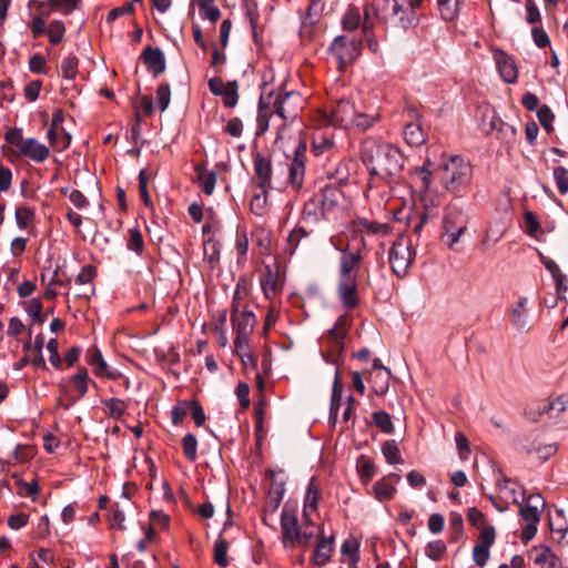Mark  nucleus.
<instances>
[{"mask_svg":"<svg viewBox=\"0 0 568 568\" xmlns=\"http://www.w3.org/2000/svg\"><path fill=\"white\" fill-rule=\"evenodd\" d=\"M355 118L356 119L352 122L351 126H356L364 131L372 128L378 121V115L361 113L357 110L355 112Z\"/></svg>","mask_w":568,"mask_h":568,"instance_id":"58","label":"nucleus"},{"mask_svg":"<svg viewBox=\"0 0 568 568\" xmlns=\"http://www.w3.org/2000/svg\"><path fill=\"white\" fill-rule=\"evenodd\" d=\"M85 361L92 367L93 374L99 378L116 381L123 376L119 369L111 367L104 361L101 351L97 346L87 349Z\"/></svg>","mask_w":568,"mask_h":568,"instance_id":"15","label":"nucleus"},{"mask_svg":"<svg viewBox=\"0 0 568 568\" xmlns=\"http://www.w3.org/2000/svg\"><path fill=\"white\" fill-rule=\"evenodd\" d=\"M90 382L93 383L89 377L88 369L79 367L78 372L68 381L70 388L65 385H60L62 395L69 400L67 404L61 403L64 409H69L71 405L85 396Z\"/></svg>","mask_w":568,"mask_h":568,"instance_id":"10","label":"nucleus"},{"mask_svg":"<svg viewBox=\"0 0 568 568\" xmlns=\"http://www.w3.org/2000/svg\"><path fill=\"white\" fill-rule=\"evenodd\" d=\"M544 415L556 418L552 399H545L526 409V416L532 422H539Z\"/></svg>","mask_w":568,"mask_h":568,"instance_id":"34","label":"nucleus"},{"mask_svg":"<svg viewBox=\"0 0 568 568\" xmlns=\"http://www.w3.org/2000/svg\"><path fill=\"white\" fill-rule=\"evenodd\" d=\"M6 141L13 148L17 156L28 158L33 162L42 163L49 155L50 150L34 138L24 139L20 128H11L4 134Z\"/></svg>","mask_w":568,"mask_h":568,"instance_id":"3","label":"nucleus"},{"mask_svg":"<svg viewBox=\"0 0 568 568\" xmlns=\"http://www.w3.org/2000/svg\"><path fill=\"white\" fill-rule=\"evenodd\" d=\"M373 422L385 434H392L394 432V425L390 415L384 410L374 412L372 415Z\"/></svg>","mask_w":568,"mask_h":568,"instance_id":"53","label":"nucleus"},{"mask_svg":"<svg viewBox=\"0 0 568 568\" xmlns=\"http://www.w3.org/2000/svg\"><path fill=\"white\" fill-rule=\"evenodd\" d=\"M463 4V0H437L438 10L445 21H453Z\"/></svg>","mask_w":568,"mask_h":568,"instance_id":"39","label":"nucleus"},{"mask_svg":"<svg viewBox=\"0 0 568 568\" xmlns=\"http://www.w3.org/2000/svg\"><path fill=\"white\" fill-rule=\"evenodd\" d=\"M273 95L274 92L271 91L266 97L263 94L258 101V112H257V135H262L265 133L270 125V119L274 113V109L271 110V105H273Z\"/></svg>","mask_w":568,"mask_h":568,"instance_id":"24","label":"nucleus"},{"mask_svg":"<svg viewBox=\"0 0 568 568\" xmlns=\"http://www.w3.org/2000/svg\"><path fill=\"white\" fill-rule=\"evenodd\" d=\"M282 539L285 547H300L301 527L298 525L296 510L285 506L281 514Z\"/></svg>","mask_w":568,"mask_h":568,"instance_id":"12","label":"nucleus"},{"mask_svg":"<svg viewBox=\"0 0 568 568\" xmlns=\"http://www.w3.org/2000/svg\"><path fill=\"white\" fill-rule=\"evenodd\" d=\"M424 0H371L364 8V21L374 22L384 28L408 29L417 26L416 10Z\"/></svg>","mask_w":568,"mask_h":568,"instance_id":"2","label":"nucleus"},{"mask_svg":"<svg viewBox=\"0 0 568 568\" xmlns=\"http://www.w3.org/2000/svg\"><path fill=\"white\" fill-rule=\"evenodd\" d=\"M229 542L221 535L214 542L213 557L214 562L220 567H226L229 565L227 558Z\"/></svg>","mask_w":568,"mask_h":568,"instance_id":"42","label":"nucleus"},{"mask_svg":"<svg viewBox=\"0 0 568 568\" xmlns=\"http://www.w3.org/2000/svg\"><path fill=\"white\" fill-rule=\"evenodd\" d=\"M250 287L245 277H240L236 282L233 298L231 303V312H237L239 310L246 308L245 301L248 297Z\"/></svg>","mask_w":568,"mask_h":568,"instance_id":"30","label":"nucleus"},{"mask_svg":"<svg viewBox=\"0 0 568 568\" xmlns=\"http://www.w3.org/2000/svg\"><path fill=\"white\" fill-rule=\"evenodd\" d=\"M374 27H375L374 22H368V21L363 20L362 31L366 39L367 47L372 52L376 53L378 51V42L374 34Z\"/></svg>","mask_w":568,"mask_h":568,"instance_id":"60","label":"nucleus"},{"mask_svg":"<svg viewBox=\"0 0 568 568\" xmlns=\"http://www.w3.org/2000/svg\"><path fill=\"white\" fill-rule=\"evenodd\" d=\"M222 98L223 104L226 108H234L239 101V84L234 81H229L226 87L223 88L222 93L220 95Z\"/></svg>","mask_w":568,"mask_h":568,"instance_id":"47","label":"nucleus"},{"mask_svg":"<svg viewBox=\"0 0 568 568\" xmlns=\"http://www.w3.org/2000/svg\"><path fill=\"white\" fill-rule=\"evenodd\" d=\"M554 179L559 193L566 194L568 192V170L564 166H556L554 169Z\"/></svg>","mask_w":568,"mask_h":568,"instance_id":"62","label":"nucleus"},{"mask_svg":"<svg viewBox=\"0 0 568 568\" xmlns=\"http://www.w3.org/2000/svg\"><path fill=\"white\" fill-rule=\"evenodd\" d=\"M356 467H357L359 477L364 484H368L376 474L375 464L371 459L366 458L365 456H361L357 459Z\"/></svg>","mask_w":568,"mask_h":568,"instance_id":"46","label":"nucleus"},{"mask_svg":"<svg viewBox=\"0 0 568 568\" xmlns=\"http://www.w3.org/2000/svg\"><path fill=\"white\" fill-rule=\"evenodd\" d=\"M306 142L298 140L294 149V155L288 168V182L294 190H300L305 178Z\"/></svg>","mask_w":568,"mask_h":568,"instance_id":"14","label":"nucleus"},{"mask_svg":"<svg viewBox=\"0 0 568 568\" xmlns=\"http://www.w3.org/2000/svg\"><path fill=\"white\" fill-rule=\"evenodd\" d=\"M126 247L129 251L134 252L136 255H142L144 251V240L141 231L138 227H132L128 231Z\"/></svg>","mask_w":568,"mask_h":568,"instance_id":"45","label":"nucleus"},{"mask_svg":"<svg viewBox=\"0 0 568 568\" xmlns=\"http://www.w3.org/2000/svg\"><path fill=\"white\" fill-rule=\"evenodd\" d=\"M430 161L427 160L422 168H417L412 172L413 181L418 185L422 192H425L430 186L432 172L428 169Z\"/></svg>","mask_w":568,"mask_h":568,"instance_id":"41","label":"nucleus"},{"mask_svg":"<svg viewBox=\"0 0 568 568\" xmlns=\"http://www.w3.org/2000/svg\"><path fill=\"white\" fill-rule=\"evenodd\" d=\"M261 287L264 296L267 300L274 298L282 290L280 283L278 272L274 271L271 266H265L264 273L261 275Z\"/></svg>","mask_w":568,"mask_h":568,"instance_id":"25","label":"nucleus"},{"mask_svg":"<svg viewBox=\"0 0 568 568\" xmlns=\"http://www.w3.org/2000/svg\"><path fill=\"white\" fill-rule=\"evenodd\" d=\"M382 453L389 465L402 463V456L397 443L394 439L386 440L382 446Z\"/></svg>","mask_w":568,"mask_h":568,"instance_id":"49","label":"nucleus"},{"mask_svg":"<svg viewBox=\"0 0 568 568\" xmlns=\"http://www.w3.org/2000/svg\"><path fill=\"white\" fill-rule=\"evenodd\" d=\"M318 499H320V490L315 484V478L313 477L307 486V491H306V496L304 499L303 517L305 519L308 518L310 510L315 511L317 509Z\"/></svg>","mask_w":568,"mask_h":568,"instance_id":"37","label":"nucleus"},{"mask_svg":"<svg viewBox=\"0 0 568 568\" xmlns=\"http://www.w3.org/2000/svg\"><path fill=\"white\" fill-rule=\"evenodd\" d=\"M373 489L375 493V497L379 501L390 500L396 494L395 486L387 481V477H384L381 480L376 481L375 485L373 486Z\"/></svg>","mask_w":568,"mask_h":568,"instance_id":"43","label":"nucleus"},{"mask_svg":"<svg viewBox=\"0 0 568 568\" xmlns=\"http://www.w3.org/2000/svg\"><path fill=\"white\" fill-rule=\"evenodd\" d=\"M539 551L535 562L541 565V568H564L561 560L556 556L548 546L540 545L536 547Z\"/></svg>","mask_w":568,"mask_h":568,"instance_id":"35","label":"nucleus"},{"mask_svg":"<svg viewBox=\"0 0 568 568\" xmlns=\"http://www.w3.org/2000/svg\"><path fill=\"white\" fill-rule=\"evenodd\" d=\"M79 59L70 54L65 57L61 62L62 77L65 80H74L78 75Z\"/></svg>","mask_w":568,"mask_h":568,"instance_id":"50","label":"nucleus"},{"mask_svg":"<svg viewBox=\"0 0 568 568\" xmlns=\"http://www.w3.org/2000/svg\"><path fill=\"white\" fill-rule=\"evenodd\" d=\"M355 112V105L351 100L341 99L331 106L329 111H321V115L323 124L348 128L356 119Z\"/></svg>","mask_w":568,"mask_h":568,"instance_id":"9","label":"nucleus"},{"mask_svg":"<svg viewBox=\"0 0 568 568\" xmlns=\"http://www.w3.org/2000/svg\"><path fill=\"white\" fill-rule=\"evenodd\" d=\"M65 32L64 23L60 20H53L48 26V37L52 44H58L62 41Z\"/></svg>","mask_w":568,"mask_h":568,"instance_id":"55","label":"nucleus"},{"mask_svg":"<svg viewBox=\"0 0 568 568\" xmlns=\"http://www.w3.org/2000/svg\"><path fill=\"white\" fill-rule=\"evenodd\" d=\"M303 217L312 222L327 219V212L322 207L320 199L316 193L305 202L303 206Z\"/></svg>","mask_w":568,"mask_h":568,"instance_id":"29","label":"nucleus"},{"mask_svg":"<svg viewBox=\"0 0 568 568\" xmlns=\"http://www.w3.org/2000/svg\"><path fill=\"white\" fill-rule=\"evenodd\" d=\"M304 520H305V525L303 526V528L301 527V545H300V547L310 546L314 536L316 534L320 535L323 532L322 527L311 524L310 517L307 519L304 518Z\"/></svg>","mask_w":568,"mask_h":568,"instance_id":"51","label":"nucleus"},{"mask_svg":"<svg viewBox=\"0 0 568 568\" xmlns=\"http://www.w3.org/2000/svg\"><path fill=\"white\" fill-rule=\"evenodd\" d=\"M341 552L343 556H349L352 565H356L359 560V544L356 540H345L342 544Z\"/></svg>","mask_w":568,"mask_h":568,"instance_id":"59","label":"nucleus"},{"mask_svg":"<svg viewBox=\"0 0 568 568\" xmlns=\"http://www.w3.org/2000/svg\"><path fill=\"white\" fill-rule=\"evenodd\" d=\"M342 396H343V382L339 376V372L336 371L333 387H332V395H331V405H329V416L328 422L332 426H335L337 423L338 417V410L342 403Z\"/></svg>","mask_w":568,"mask_h":568,"instance_id":"27","label":"nucleus"},{"mask_svg":"<svg viewBox=\"0 0 568 568\" xmlns=\"http://www.w3.org/2000/svg\"><path fill=\"white\" fill-rule=\"evenodd\" d=\"M389 381V369H379L377 373H371L372 390L378 396H384L388 392Z\"/></svg>","mask_w":568,"mask_h":568,"instance_id":"36","label":"nucleus"},{"mask_svg":"<svg viewBox=\"0 0 568 568\" xmlns=\"http://www.w3.org/2000/svg\"><path fill=\"white\" fill-rule=\"evenodd\" d=\"M366 247L364 236H361L359 245L356 247L349 244L342 251L339 274L342 278H357V266L363 261V248Z\"/></svg>","mask_w":568,"mask_h":568,"instance_id":"13","label":"nucleus"},{"mask_svg":"<svg viewBox=\"0 0 568 568\" xmlns=\"http://www.w3.org/2000/svg\"><path fill=\"white\" fill-rule=\"evenodd\" d=\"M306 99L296 90H286L284 84L278 88L276 97H273L274 113L284 121H293L304 109Z\"/></svg>","mask_w":568,"mask_h":568,"instance_id":"7","label":"nucleus"},{"mask_svg":"<svg viewBox=\"0 0 568 568\" xmlns=\"http://www.w3.org/2000/svg\"><path fill=\"white\" fill-rule=\"evenodd\" d=\"M446 550L447 547L443 540H433L427 544L425 555L434 561H439L444 557Z\"/></svg>","mask_w":568,"mask_h":568,"instance_id":"54","label":"nucleus"},{"mask_svg":"<svg viewBox=\"0 0 568 568\" xmlns=\"http://www.w3.org/2000/svg\"><path fill=\"white\" fill-rule=\"evenodd\" d=\"M494 59L503 80L507 83H515L518 78V70L514 58L505 51L497 49L494 52Z\"/></svg>","mask_w":568,"mask_h":568,"instance_id":"18","label":"nucleus"},{"mask_svg":"<svg viewBox=\"0 0 568 568\" xmlns=\"http://www.w3.org/2000/svg\"><path fill=\"white\" fill-rule=\"evenodd\" d=\"M334 551V536L325 537L321 536L317 540L315 549L312 556L313 565L317 567H324L331 560Z\"/></svg>","mask_w":568,"mask_h":568,"instance_id":"22","label":"nucleus"},{"mask_svg":"<svg viewBox=\"0 0 568 568\" xmlns=\"http://www.w3.org/2000/svg\"><path fill=\"white\" fill-rule=\"evenodd\" d=\"M141 59L153 77L156 78L165 71V58L160 48L146 47L141 53Z\"/></svg>","mask_w":568,"mask_h":568,"instance_id":"19","label":"nucleus"},{"mask_svg":"<svg viewBox=\"0 0 568 568\" xmlns=\"http://www.w3.org/2000/svg\"><path fill=\"white\" fill-rule=\"evenodd\" d=\"M354 232L367 235H388L392 232V226L388 223H379L371 221L366 217H357L353 221Z\"/></svg>","mask_w":568,"mask_h":568,"instance_id":"21","label":"nucleus"},{"mask_svg":"<svg viewBox=\"0 0 568 568\" xmlns=\"http://www.w3.org/2000/svg\"><path fill=\"white\" fill-rule=\"evenodd\" d=\"M156 100L160 111L164 112L169 108L171 101V89L168 83H162L158 87Z\"/></svg>","mask_w":568,"mask_h":568,"instance_id":"61","label":"nucleus"},{"mask_svg":"<svg viewBox=\"0 0 568 568\" xmlns=\"http://www.w3.org/2000/svg\"><path fill=\"white\" fill-rule=\"evenodd\" d=\"M341 23L343 30L349 32L355 31L359 26L362 27L363 21L359 9L356 6L351 4L343 14Z\"/></svg>","mask_w":568,"mask_h":568,"instance_id":"38","label":"nucleus"},{"mask_svg":"<svg viewBox=\"0 0 568 568\" xmlns=\"http://www.w3.org/2000/svg\"><path fill=\"white\" fill-rule=\"evenodd\" d=\"M34 220V212L28 206L16 209V222L20 229H27Z\"/></svg>","mask_w":568,"mask_h":568,"instance_id":"57","label":"nucleus"},{"mask_svg":"<svg viewBox=\"0 0 568 568\" xmlns=\"http://www.w3.org/2000/svg\"><path fill=\"white\" fill-rule=\"evenodd\" d=\"M348 327V317L346 315L339 316L326 335L327 341L332 343L333 347L341 348L343 346V341L347 335Z\"/></svg>","mask_w":568,"mask_h":568,"instance_id":"28","label":"nucleus"},{"mask_svg":"<svg viewBox=\"0 0 568 568\" xmlns=\"http://www.w3.org/2000/svg\"><path fill=\"white\" fill-rule=\"evenodd\" d=\"M404 140L410 146H419L425 143L426 134L420 123L412 122L407 123L404 128Z\"/></svg>","mask_w":568,"mask_h":568,"instance_id":"31","label":"nucleus"},{"mask_svg":"<svg viewBox=\"0 0 568 568\" xmlns=\"http://www.w3.org/2000/svg\"><path fill=\"white\" fill-rule=\"evenodd\" d=\"M527 297H520L516 305L511 308V322L515 327L523 329L527 325V316H526V306H527Z\"/></svg>","mask_w":568,"mask_h":568,"instance_id":"40","label":"nucleus"},{"mask_svg":"<svg viewBox=\"0 0 568 568\" xmlns=\"http://www.w3.org/2000/svg\"><path fill=\"white\" fill-rule=\"evenodd\" d=\"M416 257V250L413 241L404 235L398 236L388 252V263L393 273L403 278L408 274V271Z\"/></svg>","mask_w":568,"mask_h":568,"instance_id":"5","label":"nucleus"},{"mask_svg":"<svg viewBox=\"0 0 568 568\" xmlns=\"http://www.w3.org/2000/svg\"><path fill=\"white\" fill-rule=\"evenodd\" d=\"M466 230L467 221L464 214L460 211H450L443 219L442 240L453 248Z\"/></svg>","mask_w":568,"mask_h":568,"instance_id":"11","label":"nucleus"},{"mask_svg":"<svg viewBox=\"0 0 568 568\" xmlns=\"http://www.w3.org/2000/svg\"><path fill=\"white\" fill-rule=\"evenodd\" d=\"M337 295L341 303L346 310H354L359 303V295L357 292V278L339 277Z\"/></svg>","mask_w":568,"mask_h":568,"instance_id":"16","label":"nucleus"},{"mask_svg":"<svg viewBox=\"0 0 568 568\" xmlns=\"http://www.w3.org/2000/svg\"><path fill=\"white\" fill-rule=\"evenodd\" d=\"M537 116L540 122V124L544 126V129L550 133L554 130L552 122L555 119V115L549 106L542 105L537 111Z\"/></svg>","mask_w":568,"mask_h":568,"instance_id":"63","label":"nucleus"},{"mask_svg":"<svg viewBox=\"0 0 568 568\" xmlns=\"http://www.w3.org/2000/svg\"><path fill=\"white\" fill-rule=\"evenodd\" d=\"M316 194L327 214L339 206L344 200V193L336 185H325Z\"/></svg>","mask_w":568,"mask_h":568,"instance_id":"23","label":"nucleus"},{"mask_svg":"<svg viewBox=\"0 0 568 568\" xmlns=\"http://www.w3.org/2000/svg\"><path fill=\"white\" fill-rule=\"evenodd\" d=\"M362 44L361 38L341 34L333 40L328 51L336 60L338 69L343 70L359 57Z\"/></svg>","mask_w":568,"mask_h":568,"instance_id":"8","label":"nucleus"},{"mask_svg":"<svg viewBox=\"0 0 568 568\" xmlns=\"http://www.w3.org/2000/svg\"><path fill=\"white\" fill-rule=\"evenodd\" d=\"M195 173L200 182L202 191L206 195H211L215 189L217 175L214 171H206L202 164H196Z\"/></svg>","mask_w":568,"mask_h":568,"instance_id":"32","label":"nucleus"},{"mask_svg":"<svg viewBox=\"0 0 568 568\" xmlns=\"http://www.w3.org/2000/svg\"><path fill=\"white\" fill-rule=\"evenodd\" d=\"M190 402H179L171 410V419L174 425H180L189 414Z\"/></svg>","mask_w":568,"mask_h":568,"instance_id":"64","label":"nucleus"},{"mask_svg":"<svg viewBox=\"0 0 568 568\" xmlns=\"http://www.w3.org/2000/svg\"><path fill=\"white\" fill-rule=\"evenodd\" d=\"M203 252L204 258L211 267H214L220 261V243L212 237L206 239L203 243Z\"/></svg>","mask_w":568,"mask_h":568,"instance_id":"44","label":"nucleus"},{"mask_svg":"<svg viewBox=\"0 0 568 568\" xmlns=\"http://www.w3.org/2000/svg\"><path fill=\"white\" fill-rule=\"evenodd\" d=\"M231 323L236 333L234 339L235 351L242 356L250 355L248 343L256 325V316L252 311L246 308L239 310L237 312L232 311Z\"/></svg>","mask_w":568,"mask_h":568,"instance_id":"6","label":"nucleus"},{"mask_svg":"<svg viewBox=\"0 0 568 568\" xmlns=\"http://www.w3.org/2000/svg\"><path fill=\"white\" fill-rule=\"evenodd\" d=\"M254 173L257 181V186L261 190H268L272 182V161L268 156L257 152L253 154Z\"/></svg>","mask_w":568,"mask_h":568,"instance_id":"17","label":"nucleus"},{"mask_svg":"<svg viewBox=\"0 0 568 568\" xmlns=\"http://www.w3.org/2000/svg\"><path fill=\"white\" fill-rule=\"evenodd\" d=\"M440 181L448 191H458L467 185L471 178V166L462 156H450L439 166Z\"/></svg>","mask_w":568,"mask_h":568,"instance_id":"4","label":"nucleus"},{"mask_svg":"<svg viewBox=\"0 0 568 568\" xmlns=\"http://www.w3.org/2000/svg\"><path fill=\"white\" fill-rule=\"evenodd\" d=\"M310 246V233L303 226H296L287 236L284 254L293 256L298 250L305 251Z\"/></svg>","mask_w":568,"mask_h":568,"instance_id":"20","label":"nucleus"},{"mask_svg":"<svg viewBox=\"0 0 568 568\" xmlns=\"http://www.w3.org/2000/svg\"><path fill=\"white\" fill-rule=\"evenodd\" d=\"M361 159L369 172L371 183L379 179L387 184H399L404 179L406 158L392 143L367 139L362 143Z\"/></svg>","mask_w":568,"mask_h":568,"instance_id":"1","label":"nucleus"},{"mask_svg":"<svg viewBox=\"0 0 568 568\" xmlns=\"http://www.w3.org/2000/svg\"><path fill=\"white\" fill-rule=\"evenodd\" d=\"M183 454L190 462H195L197 458V439L195 435L187 433L182 439Z\"/></svg>","mask_w":568,"mask_h":568,"instance_id":"52","label":"nucleus"},{"mask_svg":"<svg viewBox=\"0 0 568 568\" xmlns=\"http://www.w3.org/2000/svg\"><path fill=\"white\" fill-rule=\"evenodd\" d=\"M545 501L539 494H531L526 498V504L520 506V516L527 523H539L540 508H544Z\"/></svg>","mask_w":568,"mask_h":568,"instance_id":"26","label":"nucleus"},{"mask_svg":"<svg viewBox=\"0 0 568 568\" xmlns=\"http://www.w3.org/2000/svg\"><path fill=\"white\" fill-rule=\"evenodd\" d=\"M544 415L556 418L552 399H545L526 409V416L532 422H539Z\"/></svg>","mask_w":568,"mask_h":568,"instance_id":"33","label":"nucleus"},{"mask_svg":"<svg viewBox=\"0 0 568 568\" xmlns=\"http://www.w3.org/2000/svg\"><path fill=\"white\" fill-rule=\"evenodd\" d=\"M80 2L81 0H48L50 8L62 14H70Z\"/></svg>","mask_w":568,"mask_h":568,"instance_id":"56","label":"nucleus"},{"mask_svg":"<svg viewBox=\"0 0 568 568\" xmlns=\"http://www.w3.org/2000/svg\"><path fill=\"white\" fill-rule=\"evenodd\" d=\"M449 529H450V536L449 541L450 542H457L463 538L464 535V520L460 514L458 513H450L449 515Z\"/></svg>","mask_w":568,"mask_h":568,"instance_id":"48","label":"nucleus"}]
</instances>
